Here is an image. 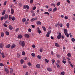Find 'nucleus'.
I'll use <instances>...</instances> for the list:
<instances>
[{"mask_svg":"<svg viewBox=\"0 0 75 75\" xmlns=\"http://www.w3.org/2000/svg\"><path fill=\"white\" fill-rule=\"evenodd\" d=\"M67 55L68 57H71V53H69L68 54H67Z\"/></svg>","mask_w":75,"mask_h":75,"instance_id":"obj_20","label":"nucleus"},{"mask_svg":"<svg viewBox=\"0 0 75 75\" xmlns=\"http://www.w3.org/2000/svg\"><path fill=\"white\" fill-rule=\"evenodd\" d=\"M8 15L7 14H5L4 16V20H7L8 18Z\"/></svg>","mask_w":75,"mask_h":75,"instance_id":"obj_4","label":"nucleus"},{"mask_svg":"<svg viewBox=\"0 0 75 75\" xmlns=\"http://www.w3.org/2000/svg\"><path fill=\"white\" fill-rule=\"evenodd\" d=\"M51 30H49L47 32V33H48V34H51Z\"/></svg>","mask_w":75,"mask_h":75,"instance_id":"obj_38","label":"nucleus"},{"mask_svg":"<svg viewBox=\"0 0 75 75\" xmlns=\"http://www.w3.org/2000/svg\"><path fill=\"white\" fill-rule=\"evenodd\" d=\"M36 24L37 25H41V23L40 21H37L36 22Z\"/></svg>","mask_w":75,"mask_h":75,"instance_id":"obj_13","label":"nucleus"},{"mask_svg":"<svg viewBox=\"0 0 75 75\" xmlns=\"http://www.w3.org/2000/svg\"><path fill=\"white\" fill-rule=\"evenodd\" d=\"M31 26L32 27V28H34V27H35V26L34 25H32Z\"/></svg>","mask_w":75,"mask_h":75,"instance_id":"obj_58","label":"nucleus"},{"mask_svg":"<svg viewBox=\"0 0 75 75\" xmlns=\"http://www.w3.org/2000/svg\"><path fill=\"white\" fill-rule=\"evenodd\" d=\"M20 44H21L22 47H24L25 46V42H24V41H22L21 43V44L20 43H19Z\"/></svg>","mask_w":75,"mask_h":75,"instance_id":"obj_2","label":"nucleus"},{"mask_svg":"<svg viewBox=\"0 0 75 75\" xmlns=\"http://www.w3.org/2000/svg\"><path fill=\"white\" fill-rule=\"evenodd\" d=\"M28 66H31V62H29L28 63Z\"/></svg>","mask_w":75,"mask_h":75,"instance_id":"obj_33","label":"nucleus"},{"mask_svg":"<svg viewBox=\"0 0 75 75\" xmlns=\"http://www.w3.org/2000/svg\"><path fill=\"white\" fill-rule=\"evenodd\" d=\"M45 14H47V15H50V13L47 12H46L44 13Z\"/></svg>","mask_w":75,"mask_h":75,"instance_id":"obj_29","label":"nucleus"},{"mask_svg":"<svg viewBox=\"0 0 75 75\" xmlns=\"http://www.w3.org/2000/svg\"><path fill=\"white\" fill-rule=\"evenodd\" d=\"M67 3H70V1L69 0H67Z\"/></svg>","mask_w":75,"mask_h":75,"instance_id":"obj_63","label":"nucleus"},{"mask_svg":"<svg viewBox=\"0 0 75 75\" xmlns=\"http://www.w3.org/2000/svg\"><path fill=\"white\" fill-rule=\"evenodd\" d=\"M25 75H28V72H26L25 73Z\"/></svg>","mask_w":75,"mask_h":75,"instance_id":"obj_64","label":"nucleus"},{"mask_svg":"<svg viewBox=\"0 0 75 75\" xmlns=\"http://www.w3.org/2000/svg\"><path fill=\"white\" fill-rule=\"evenodd\" d=\"M5 33L7 35H9V32H8L6 31Z\"/></svg>","mask_w":75,"mask_h":75,"instance_id":"obj_26","label":"nucleus"},{"mask_svg":"<svg viewBox=\"0 0 75 75\" xmlns=\"http://www.w3.org/2000/svg\"><path fill=\"white\" fill-rule=\"evenodd\" d=\"M45 62H47V63H48L49 62V60H47V59H45Z\"/></svg>","mask_w":75,"mask_h":75,"instance_id":"obj_30","label":"nucleus"},{"mask_svg":"<svg viewBox=\"0 0 75 75\" xmlns=\"http://www.w3.org/2000/svg\"><path fill=\"white\" fill-rule=\"evenodd\" d=\"M37 30L39 34H41V30H40V28H37Z\"/></svg>","mask_w":75,"mask_h":75,"instance_id":"obj_8","label":"nucleus"},{"mask_svg":"<svg viewBox=\"0 0 75 75\" xmlns=\"http://www.w3.org/2000/svg\"><path fill=\"white\" fill-rule=\"evenodd\" d=\"M67 36V38H68L69 37V34L67 33L66 34V35Z\"/></svg>","mask_w":75,"mask_h":75,"instance_id":"obj_45","label":"nucleus"},{"mask_svg":"<svg viewBox=\"0 0 75 75\" xmlns=\"http://www.w3.org/2000/svg\"><path fill=\"white\" fill-rule=\"evenodd\" d=\"M64 33L65 34V35H67V34L68 33V30L67 29L64 28Z\"/></svg>","mask_w":75,"mask_h":75,"instance_id":"obj_3","label":"nucleus"},{"mask_svg":"<svg viewBox=\"0 0 75 75\" xmlns=\"http://www.w3.org/2000/svg\"><path fill=\"white\" fill-rule=\"evenodd\" d=\"M68 18V16H65L64 17V18H65V19H67Z\"/></svg>","mask_w":75,"mask_h":75,"instance_id":"obj_62","label":"nucleus"},{"mask_svg":"<svg viewBox=\"0 0 75 75\" xmlns=\"http://www.w3.org/2000/svg\"><path fill=\"white\" fill-rule=\"evenodd\" d=\"M60 4V2H58L57 3V6H59Z\"/></svg>","mask_w":75,"mask_h":75,"instance_id":"obj_35","label":"nucleus"},{"mask_svg":"<svg viewBox=\"0 0 75 75\" xmlns=\"http://www.w3.org/2000/svg\"><path fill=\"white\" fill-rule=\"evenodd\" d=\"M26 5H25L23 6V9H26Z\"/></svg>","mask_w":75,"mask_h":75,"instance_id":"obj_27","label":"nucleus"},{"mask_svg":"<svg viewBox=\"0 0 75 75\" xmlns=\"http://www.w3.org/2000/svg\"><path fill=\"white\" fill-rule=\"evenodd\" d=\"M1 55L2 56V57L3 58H4L5 57V56H4V53L2 52L1 53Z\"/></svg>","mask_w":75,"mask_h":75,"instance_id":"obj_18","label":"nucleus"},{"mask_svg":"<svg viewBox=\"0 0 75 75\" xmlns=\"http://www.w3.org/2000/svg\"><path fill=\"white\" fill-rule=\"evenodd\" d=\"M26 8L28 10L30 9V7H29V6L28 5H26Z\"/></svg>","mask_w":75,"mask_h":75,"instance_id":"obj_34","label":"nucleus"},{"mask_svg":"<svg viewBox=\"0 0 75 75\" xmlns=\"http://www.w3.org/2000/svg\"><path fill=\"white\" fill-rule=\"evenodd\" d=\"M37 57L38 59H41V56L40 55H38L37 56Z\"/></svg>","mask_w":75,"mask_h":75,"instance_id":"obj_32","label":"nucleus"},{"mask_svg":"<svg viewBox=\"0 0 75 75\" xmlns=\"http://www.w3.org/2000/svg\"><path fill=\"white\" fill-rule=\"evenodd\" d=\"M28 31L29 32H31V29L29 28L28 29Z\"/></svg>","mask_w":75,"mask_h":75,"instance_id":"obj_56","label":"nucleus"},{"mask_svg":"<svg viewBox=\"0 0 75 75\" xmlns=\"http://www.w3.org/2000/svg\"><path fill=\"white\" fill-rule=\"evenodd\" d=\"M56 65L57 67H58V68H59V67H60V66H59V64H57Z\"/></svg>","mask_w":75,"mask_h":75,"instance_id":"obj_43","label":"nucleus"},{"mask_svg":"<svg viewBox=\"0 0 75 75\" xmlns=\"http://www.w3.org/2000/svg\"><path fill=\"white\" fill-rule=\"evenodd\" d=\"M5 13H6V10H3V12L2 13V15L4 16V15L5 14Z\"/></svg>","mask_w":75,"mask_h":75,"instance_id":"obj_21","label":"nucleus"},{"mask_svg":"<svg viewBox=\"0 0 75 75\" xmlns=\"http://www.w3.org/2000/svg\"><path fill=\"white\" fill-rule=\"evenodd\" d=\"M22 22H23V23H25V21H26V19L25 18H23L22 19Z\"/></svg>","mask_w":75,"mask_h":75,"instance_id":"obj_19","label":"nucleus"},{"mask_svg":"<svg viewBox=\"0 0 75 75\" xmlns=\"http://www.w3.org/2000/svg\"><path fill=\"white\" fill-rule=\"evenodd\" d=\"M61 33H59V35L57 36V38L58 39H59L61 38Z\"/></svg>","mask_w":75,"mask_h":75,"instance_id":"obj_1","label":"nucleus"},{"mask_svg":"<svg viewBox=\"0 0 75 75\" xmlns=\"http://www.w3.org/2000/svg\"><path fill=\"white\" fill-rule=\"evenodd\" d=\"M5 70L6 74H8V70L7 69V68H6L5 69Z\"/></svg>","mask_w":75,"mask_h":75,"instance_id":"obj_11","label":"nucleus"},{"mask_svg":"<svg viewBox=\"0 0 75 75\" xmlns=\"http://www.w3.org/2000/svg\"><path fill=\"white\" fill-rule=\"evenodd\" d=\"M57 10V8L56 7H55L54 8L53 10V11L54 12L56 11Z\"/></svg>","mask_w":75,"mask_h":75,"instance_id":"obj_24","label":"nucleus"},{"mask_svg":"<svg viewBox=\"0 0 75 75\" xmlns=\"http://www.w3.org/2000/svg\"><path fill=\"white\" fill-rule=\"evenodd\" d=\"M25 37H26V38H29L30 35H29L28 34H27L25 35Z\"/></svg>","mask_w":75,"mask_h":75,"instance_id":"obj_16","label":"nucleus"},{"mask_svg":"<svg viewBox=\"0 0 75 75\" xmlns=\"http://www.w3.org/2000/svg\"><path fill=\"white\" fill-rule=\"evenodd\" d=\"M42 28H43V29L44 31H46L47 29H46V28H45V27L44 26H43L42 27Z\"/></svg>","mask_w":75,"mask_h":75,"instance_id":"obj_10","label":"nucleus"},{"mask_svg":"<svg viewBox=\"0 0 75 75\" xmlns=\"http://www.w3.org/2000/svg\"><path fill=\"white\" fill-rule=\"evenodd\" d=\"M19 6L20 7H21V6H22V4L21 3H19Z\"/></svg>","mask_w":75,"mask_h":75,"instance_id":"obj_61","label":"nucleus"},{"mask_svg":"<svg viewBox=\"0 0 75 75\" xmlns=\"http://www.w3.org/2000/svg\"><path fill=\"white\" fill-rule=\"evenodd\" d=\"M16 47V45H12L11 47V49H13V48H14Z\"/></svg>","mask_w":75,"mask_h":75,"instance_id":"obj_7","label":"nucleus"},{"mask_svg":"<svg viewBox=\"0 0 75 75\" xmlns=\"http://www.w3.org/2000/svg\"><path fill=\"white\" fill-rule=\"evenodd\" d=\"M36 67L37 68H41V66H40V64H37Z\"/></svg>","mask_w":75,"mask_h":75,"instance_id":"obj_9","label":"nucleus"},{"mask_svg":"<svg viewBox=\"0 0 75 75\" xmlns=\"http://www.w3.org/2000/svg\"><path fill=\"white\" fill-rule=\"evenodd\" d=\"M19 30V29H18V28H17L16 29V32H17Z\"/></svg>","mask_w":75,"mask_h":75,"instance_id":"obj_57","label":"nucleus"},{"mask_svg":"<svg viewBox=\"0 0 75 75\" xmlns=\"http://www.w3.org/2000/svg\"><path fill=\"white\" fill-rule=\"evenodd\" d=\"M6 3H7V1H5L4 3V6H6Z\"/></svg>","mask_w":75,"mask_h":75,"instance_id":"obj_41","label":"nucleus"},{"mask_svg":"<svg viewBox=\"0 0 75 75\" xmlns=\"http://www.w3.org/2000/svg\"><path fill=\"white\" fill-rule=\"evenodd\" d=\"M33 0H30V3H33Z\"/></svg>","mask_w":75,"mask_h":75,"instance_id":"obj_50","label":"nucleus"},{"mask_svg":"<svg viewBox=\"0 0 75 75\" xmlns=\"http://www.w3.org/2000/svg\"><path fill=\"white\" fill-rule=\"evenodd\" d=\"M67 28H69V23H68L67 24Z\"/></svg>","mask_w":75,"mask_h":75,"instance_id":"obj_28","label":"nucleus"},{"mask_svg":"<svg viewBox=\"0 0 75 75\" xmlns=\"http://www.w3.org/2000/svg\"><path fill=\"white\" fill-rule=\"evenodd\" d=\"M32 47L33 48H35V46L34 45H33Z\"/></svg>","mask_w":75,"mask_h":75,"instance_id":"obj_59","label":"nucleus"},{"mask_svg":"<svg viewBox=\"0 0 75 75\" xmlns=\"http://www.w3.org/2000/svg\"><path fill=\"white\" fill-rule=\"evenodd\" d=\"M35 20V18H32L31 19L30 21H34Z\"/></svg>","mask_w":75,"mask_h":75,"instance_id":"obj_54","label":"nucleus"},{"mask_svg":"<svg viewBox=\"0 0 75 75\" xmlns=\"http://www.w3.org/2000/svg\"><path fill=\"white\" fill-rule=\"evenodd\" d=\"M49 11H52V8H50L48 10Z\"/></svg>","mask_w":75,"mask_h":75,"instance_id":"obj_40","label":"nucleus"},{"mask_svg":"<svg viewBox=\"0 0 75 75\" xmlns=\"http://www.w3.org/2000/svg\"><path fill=\"white\" fill-rule=\"evenodd\" d=\"M64 74H65V72H62L61 73V74L62 75H64Z\"/></svg>","mask_w":75,"mask_h":75,"instance_id":"obj_47","label":"nucleus"},{"mask_svg":"<svg viewBox=\"0 0 75 75\" xmlns=\"http://www.w3.org/2000/svg\"><path fill=\"white\" fill-rule=\"evenodd\" d=\"M47 70L49 72H51V71H52V69L51 68H47Z\"/></svg>","mask_w":75,"mask_h":75,"instance_id":"obj_17","label":"nucleus"},{"mask_svg":"<svg viewBox=\"0 0 75 75\" xmlns=\"http://www.w3.org/2000/svg\"><path fill=\"white\" fill-rule=\"evenodd\" d=\"M59 26L60 27H62L63 26L62 24V23H60L59 24Z\"/></svg>","mask_w":75,"mask_h":75,"instance_id":"obj_49","label":"nucleus"},{"mask_svg":"<svg viewBox=\"0 0 75 75\" xmlns=\"http://www.w3.org/2000/svg\"><path fill=\"white\" fill-rule=\"evenodd\" d=\"M23 68L25 69L27 68V66L25 65H24L23 66Z\"/></svg>","mask_w":75,"mask_h":75,"instance_id":"obj_39","label":"nucleus"},{"mask_svg":"<svg viewBox=\"0 0 75 75\" xmlns=\"http://www.w3.org/2000/svg\"><path fill=\"white\" fill-rule=\"evenodd\" d=\"M3 47H4V44H3V43H1L0 44V48H3Z\"/></svg>","mask_w":75,"mask_h":75,"instance_id":"obj_5","label":"nucleus"},{"mask_svg":"<svg viewBox=\"0 0 75 75\" xmlns=\"http://www.w3.org/2000/svg\"><path fill=\"white\" fill-rule=\"evenodd\" d=\"M55 45L56 47H60V46H59V45L58 44V43L56 42L55 43Z\"/></svg>","mask_w":75,"mask_h":75,"instance_id":"obj_6","label":"nucleus"},{"mask_svg":"<svg viewBox=\"0 0 75 75\" xmlns=\"http://www.w3.org/2000/svg\"><path fill=\"white\" fill-rule=\"evenodd\" d=\"M10 47H11V45L10 44H8L6 46V48H10Z\"/></svg>","mask_w":75,"mask_h":75,"instance_id":"obj_12","label":"nucleus"},{"mask_svg":"<svg viewBox=\"0 0 75 75\" xmlns=\"http://www.w3.org/2000/svg\"><path fill=\"white\" fill-rule=\"evenodd\" d=\"M4 27H7V26L6 25V24L4 23Z\"/></svg>","mask_w":75,"mask_h":75,"instance_id":"obj_51","label":"nucleus"},{"mask_svg":"<svg viewBox=\"0 0 75 75\" xmlns=\"http://www.w3.org/2000/svg\"><path fill=\"white\" fill-rule=\"evenodd\" d=\"M40 52H42V49H40Z\"/></svg>","mask_w":75,"mask_h":75,"instance_id":"obj_55","label":"nucleus"},{"mask_svg":"<svg viewBox=\"0 0 75 75\" xmlns=\"http://www.w3.org/2000/svg\"><path fill=\"white\" fill-rule=\"evenodd\" d=\"M62 62L63 63V64H65L66 63V61H64V60H63L62 61Z\"/></svg>","mask_w":75,"mask_h":75,"instance_id":"obj_60","label":"nucleus"},{"mask_svg":"<svg viewBox=\"0 0 75 75\" xmlns=\"http://www.w3.org/2000/svg\"><path fill=\"white\" fill-rule=\"evenodd\" d=\"M21 64H23V63H24V60H23V59H21Z\"/></svg>","mask_w":75,"mask_h":75,"instance_id":"obj_25","label":"nucleus"},{"mask_svg":"<svg viewBox=\"0 0 75 75\" xmlns=\"http://www.w3.org/2000/svg\"><path fill=\"white\" fill-rule=\"evenodd\" d=\"M71 41H72L73 42H74L75 41V39L74 38H73L71 39Z\"/></svg>","mask_w":75,"mask_h":75,"instance_id":"obj_52","label":"nucleus"},{"mask_svg":"<svg viewBox=\"0 0 75 75\" xmlns=\"http://www.w3.org/2000/svg\"><path fill=\"white\" fill-rule=\"evenodd\" d=\"M55 60H54V59H52V63H54V62H55Z\"/></svg>","mask_w":75,"mask_h":75,"instance_id":"obj_53","label":"nucleus"},{"mask_svg":"<svg viewBox=\"0 0 75 75\" xmlns=\"http://www.w3.org/2000/svg\"><path fill=\"white\" fill-rule=\"evenodd\" d=\"M22 54L23 55H25V52H24V51L22 52Z\"/></svg>","mask_w":75,"mask_h":75,"instance_id":"obj_36","label":"nucleus"},{"mask_svg":"<svg viewBox=\"0 0 75 75\" xmlns=\"http://www.w3.org/2000/svg\"><path fill=\"white\" fill-rule=\"evenodd\" d=\"M10 70L11 74H13V69L12 68H11Z\"/></svg>","mask_w":75,"mask_h":75,"instance_id":"obj_14","label":"nucleus"},{"mask_svg":"<svg viewBox=\"0 0 75 75\" xmlns=\"http://www.w3.org/2000/svg\"><path fill=\"white\" fill-rule=\"evenodd\" d=\"M36 9V7L35 6H34L33 8V10H35Z\"/></svg>","mask_w":75,"mask_h":75,"instance_id":"obj_46","label":"nucleus"},{"mask_svg":"<svg viewBox=\"0 0 75 75\" xmlns=\"http://www.w3.org/2000/svg\"><path fill=\"white\" fill-rule=\"evenodd\" d=\"M1 37H4V33H1Z\"/></svg>","mask_w":75,"mask_h":75,"instance_id":"obj_31","label":"nucleus"},{"mask_svg":"<svg viewBox=\"0 0 75 75\" xmlns=\"http://www.w3.org/2000/svg\"><path fill=\"white\" fill-rule=\"evenodd\" d=\"M9 28L10 30H13V27L11 25H9Z\"/></svg>","mask_w":75,"mask_h":75,"instance_id":"obj_15","label":"nucleus"},{"mask_svg":"<svg viewBox=\"0 0 75 75\" xmlns=\"http://www.w3.org/2000/svg\"><path fill=\"white\" fill-rule=\"evenodd\" d=\"M0 66H1V67H3L4 64L2 63H0Z\"/></svg>","mask_w":75,"mask_h":75,"instance_id":"obj_44","label":"nucleus"},{"mask_svg":"<svg viewBox=\"0 0 75 75\" xmlns=\"http://www.w3.org/2000/svg\"><path fill=\"white\" fill-rule=\"evenodd\" d=\"M11 13L12 14H13V13H14V9H13L11 8Z\"/></svg>","mask_w":75,"mask_h":75,"instance_id":"obj_22","label":"nucleus"},{"mask_svg":"<svg viewBox=\"0 0 75 75\" xmlns=\"http://www.w3.org/2000/svg\"><path fill=\"white\" fill-rule=\"evenodd\" d=\"M49 35H50V34L47 33L46 34V37H49Z\"/></svg>","mask_w":75,"mask_h":75,"instance_id":"obj_48","label":"nucleus"},{"mask_svg":"<svg viewBox=\"0 0 75 75\" xmlns=\"http://www.w3.org/2000/svg\"><path fill=\"white\" fill-rule=\"evenodd\" d=\"M31 55H32V56L33 57H35V54H34V53H32V54H31Z\"/></svg>","mask_w":75,"mask_h":75,"instance_id":"obj_37","label":"nucleus"},{"mask_svg":"<svg viewBox=\"0 0 75 75\" xmlns=\"http://www.w3.org/2000/svg\"><path fill=\"white\" fill-rule=\"evenodd\" d=\"M18 37L19 38H21L23 37V36L21 35H20L18 36Z\"/></svg>","mask_w":75,"mask_h":75,"instance_id":"obj_23","label":"nucleus"},{"mask_svg":"<svg viewBox=\"0 0 75 75\" xmlns=\"http://www.w3.org/2000/svg\"><path fill=\"white\" fill-rule=\"evenodd\" d=\"M12 21H14L15 20V17L13 16L12 18Z\"/></svg>","mask_w":75,"mask_h":75,"instance_id":"obj_42","label":"nucleus"}]
</instances>
